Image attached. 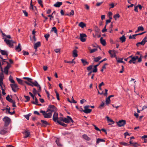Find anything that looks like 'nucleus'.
<instances>
[{
	"label": "nucleus",
	"mask_w": 147,
	"mask_h": 147,
	"mask_svg": "<svg viewBox=\"0 0 147 147\" xmlns=\"http://www.w3.org/2000/svg\"><path fill=\"white\" fill-rule=\"evenodd\" d=\"M111 101V100L109 98H106V105H108V104H110Z\"/></svg>",
	"instance_id": "c03bdc74"
},
{
	"label": "nucleus",
	"mask_w": 147,
	"mask_h": 147,
	"mask_svg": "<svg viewBox=\"0 0 147 147\" xmlns=\"http://www.w3.org/2000/svg\"><path fill=\"white\" fill-rule=\"evenodd\" d=\"M106 26L105 25L104 27V28L102 30V32L103 33L107 31V29H106Z\"/></svg>",
	"instance_id": "69168bd1"
},
{
	"label": "nucleus",
	"mask_w": 147,
	"mask_h": 147,
	"mask_svg": "<svg viewBox=\"0 0 147 147\" xmlns=\"http://www.w3.org/2000/svg\"><path fill=\"white\" fill-rule=\"evenodd\" d=\"M4 41L5 42L7 45L10 47H12L13 46V44L15 42L12 40H9L5 38Z\"/></svg>",
	"instance_id": "f03ea898"
},
{
	"label": "nucleus",
	"mask_w": 147,
	"mask_h": 147,
	"mask_svg": "<svg viewBox=\"0 0 147 147\" xmlns=\"http://www.w3.org/2000/svg\"><path fill=\"white\" fill-rule=\"evenodd\" d=\"M120 16L119 13H117L113 16V18L115 19V20H117V18H119Z\"/></svg>",
	"instance_id": "37998d69"
},
{
	"label": "nucleus",
	"mask_w": 147,
	"mask_h": 147,
	"mask_svg": "<svg viewBox=\"0 0 147 147\" xmlns=\"http://www.w3.org/2000/svg\"><path fill=\"white\" fill-rule=\"evenodd\" d=\"M93 126L94 127V129H96V130L98 131H100V130L98 127H97L96 125H93Z\"/></svg>",
	"instance_id": "bf43d9fd"
},
{
	"label": "nucleus",
	"mask_w": 147,
	"mask_h": 147,
	"mask_svg": "<svg viewBox=\"0 0 147 147\" xmlns=\"http://www.w3.org/2000/svg\"><path fill=\"white\" fill-rule=\"evenodd\" d=\"M34 99L35 100V102H34V101H32V103L35 105L37 104V103H38V100L36 97H35V98H34Z\"/></svg>",
	"instance_id": "e433bc0d"
},
{
	"label": "nucleus",
	"mask_w": 147,
	"mask_h": 147,
	"mask_svg": "<svg viewBox=\"0 0 147 147\" xmlns=\"http://www.w3.org/2000/svg\"><path fill=\"white\" fill-rule=\"evenodd\" d=\"M4 78L3 74V73L0 74V86H1V84H3V79Z\"/></svg>",
	"instance_id": "6ab92c4d"
},
{
	"label": "nucleus",
	"mask_w": 147,
	"mask_h": 147,
	"mask_svg": "<svg viewBox=\"0 0 147 147\" xmlns=\"http://www.w3.org/2000/svg\"><path fill=\"white\" fill-rule=\"evenodd\" d=\"M15 50L18 52H20L21 51V45L20 43H19L18 46H16L15 48Z\"/></svg>",
	"instance_id": "5701e85b"
},
{
	"label": "nucleus",
	"mask_w": 147,
	"mask_h": 147,
	"mask_svg": "<svg viewBox=\"0 0 147 147\" xmlns=\"http://www.w3.org/2000/svg\"><path fill=\"white\" fill-rule=\"evenodd\" d=\"M41 122L42 123V126L43 127H46L47 125H49L50 124L46 121L43 120H41Z\"/></svg>",
	"instance_id": "dca6fc26"
},
{
	"label": "nucleus",
	"mask_w": 147,
	"mask_h": 147,
	"mask_svg": "<svg viewBox=\"0 0 147 147\" xmlns=\"http://www.w3.org/2000/svg\"><path fill=\"white\" fill-rule=\"evenodd\" d=\"M87 37L86 35L85 34H80V40L82 42H85L86 40V38H84Z\"/></svg>",
	"instance_id": "1a4fd4ad"
},
{
	"label": "nucleus",
	"mask_w": 147,
	"mask_h": 147,
	"mask_svg": "<svg viewBox=\"0 0 147 147\" xmlns=\"http://www.w3.org/2000/svg\"><path fill=\"white\" fill-rule=\"evenodd\" d=\"M51 31L54 32V33L55 34H57V31L56 28L55 27H53L52 28Z\"/></svg>",
	"instance_id": "58836bf2"
},
{
	"label": "nucleus",
	"mask_w": 147,
	"mask_h": 147,
	"mask_svg": "<svg viewBox=\"0 0 147 147\" xmlns=\"http://www.w3.org/2000/svg\"><path fill=\"white\" fill-rule=\"evenodd\" d=\"M22 52L23 53V55H28L29 54V53L28 52L25 51H23Z\"/></svg>",
	"instance_id": "4d7b16f0"
},
{
	"label": "nucleus",
	"mask_w": 147,
	"mask_h": 147,
	"mask_svg": "<svg viewBox=\"0 0 147 147\" xmlns=\"http://www.w3.org/2000/svg\"><path fill=\"white\" fill-rule=\"evenodd\" d=\"M144 30V28L142 26H139L138 27V30L136 31L135 33L138 32L140 31H143Z\"/></svg>",
	"instance_id": "b1692460"
},
{
	"label": "nucleus",
	"mask_w": 147,
	"mask_h": 147,
	"mask_svg": "<svg viewBox=\"0 0 147 147\" xmlns=\"http://www.w3.org/2000/svg\"><path fill=\"white\" fill-rule=\"evenodd\" d=\"M81 61L84 65H87L89 64L88 62L86 61L84 59H81Z\"/></svg>",
	"instance_id": "c756f323"
},
{
	"label": "nucleus",
	"mask_w": 147,
	"mask_h": 147,
	"mask_svg": "<svg viewBox=\"0 0 147 147\" xmlns=\"http://www.w3.org/2000/svg\"><path fill=\"white\" fill-rule=\"evenodd\" d=\"M9 80L13 84H14L15 83L14 81L13 80L12 77L11 76L9 78Z\"/></svg>",
	"instance_id": "a19ab883"
},
{
	"label": "nucleus",
	"mask_w": 147,
	"mask_h": 147,
	"mask_svg": "<svg viewBox=\"0 0 147 147\" xmlns=\"http://www.w3.org/2000/svg\"><path fill=\"white\" fill-rule=\"evenodd\" d=\"M97 49H94L91 50H90V53H93L94 52L96 51H97Z\"/></svg>",
	"instance_id": "603ef678"
},
{
	"label": "nucleus",
	"mask_w": 147,
	"mask_h": 147,
	"mask_svg": "<svg viewBox=\"0 0 147 147\" xmlns=\"http://www.w3.org/2000/svg\"><path fill=\"white\" fill-rule=\"evenodd\" d=\"M10 120V119L7 117H5L3 118V121L5 122L4 126L5 127H7L9 124Z\"/></svg>",
	"instance_id": "7ed1b4c3"
},
{
	"label": "nucleus",
	"mask_w": 147,
	"mask_h": 147,
	"mask_svg": "<svg viewBox=\"0 0 147 147\" xmlns=\"http://www.w3.org/2000/svg\"><path fill=\"white\" fill-rule=\"evenodd\" d=\"M71 100H72V101H72V103H77V101H76L74 100L73 96L72 97Z\"/></svg>",
	"instance_id": "338daca9"
},
{
	"label": "nucleus",
	"mask_w": 147,
	"mask_h": 147,
	"mask_svg": "<svg viewBox=\"0 0 147 147\" xmlns=\"http://www.w3.org/2000/svg\"><path fill=\"white\" fill-rule=\"evenodd\" d=\"M62 4V2H57L54 5V6L57 7H59Z\"/></svg>",
	"instance_id": "aec40b11"
},
{
	"label": "nucleus",
	"mask_w": 147,
	"mask_h": 147,
	"mask_svg": "<svg viewBox=\"0 0 147 147\" xmlns=\"http://www.w3.org/2000/svg\"><path fill=\"white\" fill-rule=\"evenodd\" d=\"M119 39L122 42H123L125 41L126 38L124 35H123L119 38Z\"/></svg>",
	"instance_id": "c85d7f7f"
},
{
	"label": "nucleus",
	"mask_w": 147,
	"mask_h": 147,
	"mask_svg": "<svg viewBox=\"0 0 147 147\" xmlns=\"http://www.w3.org/2000/svg\"><path fill=\"white\" fill-rule=\"evenodd\" d=\"M117 123L119 127L123 126L125 124L126 121L125 120H121L117 122Z\"/></svg>",
	"instance_id": "6e6552de"
},
{
	"label": "nucleus",
	"mask_w": 147,
	"mask_h": 147,
	"mask_svg": "<svg viewBox=\"0 0 147 147\" xmlns=\"http://www.w3.org/2000/svg\"><path fill=\"white\" fill-rule=\"evenodd\" d=\"M74 14V11L73 10H71V12L69 13L70 16H73Z\"/></svg>",
	"instance_id": "e2e57ef3"
},
{
	"label": "nucleus",
	"mask_w": 147,
	"mask_h": 147,
	"mask_svg": "<svg viewBox=\"0 0 147 147\" xmlns=\"http://www.w3.org/2000/svg\"><path fill=\"white\" fill-rule=\"evenodd\" d=\"M100 142H105V140H104L103 139H100V138H98L97 140L96 144H98Z\"/></svg>",
	"instance_id": "a878e982"
},
{
	"label": "nucleus",
	"mask_w": 147,
	"mask_h": 147,
	"mask_svg": "<svg viewBox=\"0 0 147 147\" xmlns=\"http://www.w3.org/2000/svg\"><path fill=\"white\" fill-rule=\"evenodd\" d=\"M38 91H37L36 88H33L32 90V92L35 95L37 94Z\"/></svg>",
	"instance_id": "09e8293b"
},
{
	"label": "nucleus",
	"mask_w": 147,
	"mask_h": 147,
	"mask_svg": "<svg viewBox=\"0 0 147 147\" xmlns=\"http://www.w3.org/2000/svg\"><path fill=\"white\" fill-rule=\"evenodd\" d=\"M50 35L49 34H46L44 36L45 38L46 39V40H47L48 38L49 37Z\"/></svg>",
	"instance_id": "5fc2aeb1"
},
{
	"label": "nucleus",
	"mask_w": 147,
	"mask_h": 147,
	"mask_svg": "<svg viewBox=\"0 0 147 147\" xmlns=\"http://www.w3.org/2000/svg\"><path fill=\"white\" fill-rule=\"evenodd\" d=\"M58 113L55 112L53 116V119L54 122H57L58 121H59L58 120Z\"/></svg>",
	"instance_id": "9b49d317"
},
{
	"label": "nucleus",
	"mask_w": 147,
	"mask_h": 147,
	"mask_svg": "<svg viewBox=\"0 0 147 147\" xmlns=\"http://www.w3.org/2000/svg\"><path fill=\"white\" fill-rule=\"evenodd\" d=\"M107 60V59L106 58H105L104 59H103L102 60V61H100L99 62V63L98 64H97V65H94V71H97V67L98 66H99V65L100 64H101V63H102V62L105 61H106V60Z\"/></svg>",
	"instance_id": "ddd939ff"
},
{
	"label": "nucleus",
	"mask_w": 147,
	"mask_h": 147,
	"mask_svg": "<svg viewBox=\"0 0 147 147\" xmlns=\"http://www.w3.org/2000/svg\"><path fill=\"white\" fill-rule=\"evenodd\" d=\"M82 137L83 138L86 140L89 141L91 140L90 138L86 134H84L82 136Z\"/></svg>",
	"instance_id": "412c9836"
},
{
	"label": "nucleus",
	"mask_w": 147,
	"mask_h": 147,
	"mask_svg": "<svg viewBox=\"0 0 147 147\" xmlns=\"http://www.w3.org/2000/svg\"><path fill=\"white\" fill-rule=\"evenodd\" d=\"M57 110V108L54 105H50L49 106L46 111L40 110V112L42 113L45 118H50L52 117L53 112H55Z\"/></svg>",
	"instance_id": "f257e3e1"
},
{
	"label": "nucleus",
	"mask_w": 147,
	"mask_h": 147,
	"mask_svg": "<svg viewBox=\"0 0 147 147\" xmlns=\"http://www.w3.org/2000/svg\"><path fill=\"white\" fill-rule=\"evenodd\" d=\"M55 142L57 145L58 146H61V144L59 142V140L58 138H57L55 141Z\"/></svg>",
	"instance_id": "a18cd8bd"
},
{
	"label": "nucleus",
	"mask_w": 147,
	"mask_h": 147,
	"mask_svg": "<svg viewBox=\"0 0 147 147\" xmlns=\"http://www.w3.org/2000/svg\"><path fill=\"white\" fill-rule=\"evenodd\" d=\"M93 60L95 62H97L99 60L101 59L102 58V57L101 56H99L97 57H94Z\"/></svg>",
	"instance_id": "4be33fe9"
},
{
	"label": "nucleus",
	"mask_w": 147,
	"mask_h": 147,
	"mask_svg": "<svg viewBox=\"0 0 147 147\" xmlns=\"http://www.w3.org/2000/svg\"><path fill=\"white\" fill-rule=\"evenodd\" d=\"M30 83L33 85V86H34L37 87L38 86H39L40 85L36 81H35L34 82H33L31 81V82Z\"/></svg>",
	"instance_id": "7c9ffc66"
},
{
	"label": "nucleus",
	"mask_w": 147,
	"mask_h": 147,
	"mask_svg": "<svg viewBox=\"0 0 147 147\" xmlns=\"http://www.w3.org/2000/svg\"><path fill=\"white\" fill-rule=\"evenodd\" d=\"M106 118L107 119V121L108 122H111L112 124L114 123V122L112 119H110L109 117L106 116Z\"/></svg>",
	"instance_id": "f704fd0d"
},
{
	"label": "nucleus",
	"mask_w": 147,
	"mask_h": 147,
	"mask_svg": "<svg viewBox=\"0 0 147 147\" xmlns=\"http://www.w3.org/2000/svg\"><path fill=\"white\" fill-rule=\"evenodd\" d=\"M16 79L19 84H23V81L22 80L18 78H16Z\"/></svg>",
	"instance_id": "c9c22d12"
},
{
	"label": "nucleus",
	"mask_w": 147,
	"mask_h": 147,
	"mask_svg": "<svg viewBox=\"0 0 147 147\" xmlns=\"http://www.w3.org/2000/svg\"><path fill=\"white\" fill-rule=\"evenodd\" d=\"M138 35V34H135L134 35H133L132 36H131V35L129 37V39H131L132 38H135V37L136 36H137Z\"/></svg>",
	"instance_id": "3c124183"
},
{
	"label": "nucleus",
	"mask_w": 147,
	"mask_h": 147,
	"mask_svg": "<svg viewBox=\"0 0 147 147\" xmlns=\"http://www.w3.org/2000/svg\"><path fill=\"white\" fill-rule=\"evenodd\" d=\"M123 58H122L121 59H119L117 60V62L118 63H125V62L122 61Z\"/></svg>",
	"instance_id": "6e6d98bb"
},
{
	"label": "nucleus",
	"mask_w": 147,
	"mask_h": 147,
	"mask_svg": "<svg viewBox=\"0 0 147 147\" xmlns=\"http://www.w3.org/2000/svg\"><path fill=\"white\" fill-rule=\"evenodd\" d=\"M24 82L26 84H27V85H29V86H32L33 87V85H32V84H30V83L26 81H25Z\"/></svg>",
	"instance_id": "052dcab7"
},
{
	"label": "nucleus",
	"mask_w": 147,
	"mask_h": 147,
	"mask_svg": "<svg viewBox=\"0 0 147 147\" xmlns=\"http://www.w3.org/2000/svg\"><path fill=\"white\" fill-rule=\"evenodd\" d=\"M57 123H58L60 125H61L62 126H64V127H66L67 126V125L64 123L60 121H57Z\"/></svg>",
	"instance_id": "2f4dec72"
},
{
	"label": "nucleus",
	"mask_w": 147,
	"mask_h": 147,
	"mask_svg": "<svg viewBox=\"0 0 147 147\" xmlns=\"http://www.w3.org/2000/svg\"><path fill=\"white\" fill-rule=\"evenodd\" d=\"M11 103H12L13 104L12 106L13 107H16V102L15 101L13 100Z\"/></svg>",
	"instance_id": "0e129e2a"
},
{
	"label": "nucleus",
	"mask_w": 147,
	"mask_h": 147,
	"mask_svg": "<svg viewBox=\"0 0 147 147\" xmlns=\"http://www.w3.org/2000/svg\"><path fill=\"white\" fill-rule=\"evenodd\" d=\"M141 138L143 139L144 141L143 142L144 143H146V140L145 139L146 138H147V135H144L141 137Z\"/></svg>",
	"instance_id": "79ce46f5"
},
{
	"label": "nucleus",
	"mask_w": 147,
	"mask_h": 147,
	"mask_svg": "<svg viewBox=\"0 0 147 147\" xmlns=\"http://www.w3.org/2000/svg\"><path fill=\"white\" fill-rule=\"evenodd\" d=\"M101 43L103 46H105L106 45V43L105 39H103L102 37H101L100 39Z\"/></svg>",
	"instance_id": "a211bd4d"
},
{
	"label": "nucleus",
	"mask_w": 147,
	"mask_h": 147,
	"mask_svg": "<svg viewBox=\"0 0 147 147\" xmlns=\"http://www.w3.org/2000/svg\"><path fill=\"white\" fill-rule=\"evenodd\" d=\"M25 136L24 137V138H27L30 135V133L28 131H25Z\"/></svg>",
	"instance_id": "72a5a7b5"
},
{
	"label": "nucleus",
	"mask_w": 147,
	"mask_h": 147,
	"mask_svg": "<svg viewBox=\"0 0 147 147\" xmlns=\"http://www.w3.org/2000/svg\"><path fill=\"white\" fill-rule=\"evenodd\" d=\"M147 36H146L141 42H139L137 43L136 45L137 46V47H138L139 46V45H143L145 44V43L147 42Z\"/></svg>",
	"instance_id": "9d476101"
},
{
	"label": "nucleus",
	"mask_w": 147,
	"mask_h": 147,
	"mask_svg": "<svg viewBox=\"0 0 147 147\" xmlns=\"http://www.w3.org/2000/svg\"><path fill=\"white\" fill-rule=\"evenodd\" d=\"M37 87L38 88L37 91L38 92H41V89L40 86L39 85V86H38Z\"/></svg>",
	"instance_id": "774afa93"
},
{
	"label": "nucleus",
	"mask_w": 147,
	"mask_h": 147,
	"mask_svg": "<svg viewBox=\"0 0 147 147\" xmlns=\"http://www.w3.org/2000/svg\"><path fill=\"white\" fill-rule=\"evenodd\" d=\"M6 99L7 101H9V102H11L13 100L11 99L10 98L9 95H8L6 97Z\"/></svg>",
	"instance_id": "473e14b6"
},
{
	"label": "nucleus",
	"mask_w": 147,
	"mask_h": 147,
	"mask_svg": "<svg viewBox=\"0 0 147 147\" xmlns=\"http://www.w3.org/2000/svg\"><path fill=\"white\" fill-rule=\"evenodd\" d=\"M78 25L80 27H81L82 28H83L84 27L86 26L85 24L82 22H80L79 24Z\"/></svg>",
	"instance_id": "cd10ccee"
},
{
	"label": "nucleus",
	"mask_w": 147,
	"mask_h": 147,
	"mask_svg": "<svg viewBox=\"0 0 147 147\" xmlns=\"http://www.w3.org/2000/svg\"><path fill=\"white\" fill-rule=\"evenodd\" d=\"M7 132V131L4 129H2L0 131V134L2 135H4Z\"/></svg>",
	"instance_id": "ea45409f"
},
{
	"label": "nucleus",
	"mask_w": 147,
	"mask_h": 147,
	"mask_svg": "<svg viewBox=\"0 0 147 147\" xmlns=\"http://www.w3.org/2000/svg\"><path fill=\"white\" fill-rule=\"evenodd\" d=\"M38 3L42 7H43V5L42 4V1L41 0H37Z\"/></svg>",
	"instance_id": "13d9d810"
},
{
	"label": "nucleus",
	"mask_w": 147,
	"mask_h": 147,
	"mask_svg": "<svg viewBox=\"0 0 147 147\" xmlns=\"http://www.w3.org/2000/svg\"><path fill=\"white\" fill-rule=\"evenodd\" d=\"M95 30L97 36L98 38L100 37L101 36L100 35L101 32L100 30L98 27H96V28Z\"/></svg>",
	"instance_id": "f8f14e48"
},
{
	"label": "nucleus",
	"mask_w": 147,
	"mask_h": 147,
	"mask_svg": "<svg viewBox=\"0 0 147 147\" xmlns=\"http://www.w3.org/2000/svg\"><path fill=\"white\" fill-rule=\"evenodd\" d=\"M116 51L115 50L112 51L110 50L109 51V53L111 55V57H116Z\"/></svg>",
	"instance_id": "2eb2a0df"
},
{
	"label": "nucleus",
	"mask_w": 147,
	"mask_h": 147,
	"mask_svg": "<svg viewBox=\"0 0 147 147\" xmlns=\"http://www.w3.org/2000/svg\"><path fill=\"white\" fill-rule=\"evenodd\" d=\"M73 57H76L78 56L77 52L76 49L74 50L73 52Z\"/></svg>",
	"instance_id": "bb28decb"
},
{
	"label": "nucleus",
	"mask_w": 147,
	"mask_h": 147,
	"mask_svg": "<svg viewBox=\"0 0 147 147\" xmlns=\"http://www.w3.org/2000/svg\"><path fill=\"white\" fill-rule=\"evenodd\" d=\"M86 102V100L85 99H82L81 100H80V103L81 104H83V103H84L85 102Z\"/></svg>",
	"instance_id": "680f3d73"
},
{
	"label": "nucleus",
	"mask_w": 147,
	"mask_h": 147,
	"mask_svg": "<svg viewBox=\"0 0 147 147\" xmlns=\"http://www.w3.org/2000/svg\"><path fill=\"white\" fill-rule=\"evenodd\" d=\"M63 122L66 123H70L71 122L73 123L74 121L71 117L69 116H67V118H64Z\"/></svg>",
	"instance_id": "20e7f679"
},
{
	"label": "nucleus",
	"mask_w": 147,
	"mask_h": 147,
	"mask_svg": "<svg viewBox=\"0 0 147 147\" xmlns=\"http://www.w3.org/2000/svg\"><path fill=\"white\" fill-rule=\"evenodd\" d=\"M41 45V43L40 42H38L36 43L34 45V49H36Z\"/></svg>",
	"instance_id": "f3484780"
},
{
	"label": "nucleus",
	"mask_w": 147,
	"mask_h": 147,
	"mask_svg": "<svg viewBox=\"0 0 147 147\" xmlns=\"http://www.w3.org/2000/svg\"><path fill=\"white\" fill-rule=\"evenodd\" d=\"M10 86L12 90L14 92H16L17 90L18 89V86L17 84H10Z\"/></svg>",
	"instance_id": "39448f33"
},
{
	"label": "nucleus",
	"mask_w": 147,
	"mask_h": 147,
	"mask_svg": "<svg viewBox=\"0 0 147 147\" xmlns=\"http://www.w3.org/2000/svg\"><path fill=\"white\" fill-rule=\"evenodd\" d=\"M138 59V57L137 56L133 57L131 58V59L129 61V63H135V61Z\"/></svg>",
	"instance_id": "4468645a"
},
{
	"label": "nucleus",
	"mask_w": 147,
	"mask_h": 147,
	"mask_svg": "<svg viewBox=\"0 0 147 147\" xmlns=\"http://www.w3.org/2000/svg\"><path fill=\"white\" fill-rule=\"evenodd\" d=\"M105 105V103L103 102H102L100 105L99 107V108L100 109H101L102 108V107H104Z\"/></svg>",
	"instance_id": "864d4df0"
},
{
	"label": "nucleus",
	"mask_w": 147,
	"mask_h": 147,
	"mask_svg": "<svg viewBox=\"0 0 147 147\" xmlns=\"http://www.w3.org/2000/svg\"><path fill=\"white\" fill-rule=\"evenodd\" d=\"M92 67L93 65H91L87 67V69L88 71H90L92 69Z\"/></svg>",
	"instance_id": "8fccbe9b"
},
{
	"label": "nucleus",
	"mask_w": 147,
	"mask_h": 147,
	"mask_svg": "<svg viewBox=\"0 0 147 147\" xmlns=\"http://www.w3.org/2000/svg\"><path fill=\"white\" fill-rule=\"evenodd\" d=\"M23 78L24 79L27 80L28 81L30 82H31V81L32 80V79L29 78H28V77H24Z\"/></svg>",
	"instance_id": "49530a36"
},
{
	"label": "nucleus",
	"mask_w": 147,
	"mask_h": 147,
	"mask_svg": "<svg viewBox=\"0 0 147 147\" xmlns=\"http://www.w3.org/2000/svg\"><path fill=\"white\" fill-rule=\"evenodd\" d=\"M31 113H29L28 115H24V117L27 120H29V117L31 115Z\"/></svg>",
	"instance_id": "4c0bfd02"
},
{
	"label": "nucleus",
	"mask_w": 147,
	"mask_h": 147,
	"mask_svg": "<svg viewBox=\"0 0 147 147\" xmlns=\"http://www.w3.org/2000/svg\"><path fill=\"white\" fill-rule=\"evenodd\" d=\"M90 107V106L89 105H86L84 107V110L83 112L86 114L90 113L91 112L92 110L88 109Z\"/></svg>",
	"instance_id": "423d86ee"
},
{
	"label": "nucleus",
	"mask_w": 147,
	"mask_h": 147,
	"mask_svg": "<svg viewBox=\"0 0 147 147\" xmlns=\"http://www.w3.org/2000/svg\"><path fill=\"white\" fill-rule=\"evenodd\" d=\"M24 97L26 99V100L25 101V102H27L30 100V97L29 96L24 95Z\"/></svg>",
	"instance_id": "de8ad7c7"
},
{
	"label": "nucleus",
	"mask_w": 147,
	"mask_h": 147,
	"mask_svg": "<svg viewBox=\"0 0 147 147\" xmlns=\"http://www.w3.org/2000/svg\"><path fill=\"white\" fill-rule=\"evenodd\" d=\"M0 53L3 55H5L7 56L8 55L7 52L6 51L1 50Z\"/></svg>",
	"instance_id": "393cba45"
},
{
	"label": "nucleus",
	"mask_w": 147,
	"mask_h": 147,
	"mask_svg": "<svg viewBox=\"0 0 147 147\" xmlns=\"http://www.w3.org/2000/svg\"><path fill=\"white\" fill-rule=\"evenodd\" d=\"M6 62L7 63V65L4 69V72L6 74L8 75V70L10 68L11 65L8 62Z\"/></svg>",
	"instance_id": "0eeeda50"
}]
</instances>
